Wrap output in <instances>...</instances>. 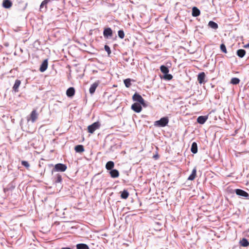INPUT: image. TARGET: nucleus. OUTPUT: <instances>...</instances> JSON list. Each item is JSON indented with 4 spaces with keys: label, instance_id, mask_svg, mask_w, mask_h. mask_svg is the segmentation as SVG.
Listing matches in <instances>:
<instances>
[{
    "label": "nucleus",
    "instance_id": "nucleus-1",
    "mask_svg": "<svg viewBox=\"0 0 249 249\" xmlns=\"http://www.w3.org/2000/svg\"><path fill=\"white\" fill-rule=\"evenodd\" d=\"M169 123V119L167 117L161 118L160 120L154 122V125L156 127H163L167 125Z\"/></svg>",
    "mask_w": 249,
    "mask_h": 249
},
{
    "label": "nucleus",
    "instance_id": "nucleus-2",
    "mask_svg": "<svg viewBox=\"0 0 249 249\" xmlns=\"http://www.w3.org/2000/svg\"><path fill=\"white\" fill-rule=\"evenodd\" d=\"M134 101L138 102L139 104L143 106V107H146V105L145 103L144 99L142 98V96L137 93H135L132 97Z\"/></svg>",
    "mask_w": 249,
    "mask_h": 249
},
{
    "label": "nucleus",
    "instance_id": "nucleus-3",
    "mask_svg": "<svg viewBox=\"0 0 249 249\" xmlns=\"http://www.w3.org/2000/svg\"><path fill=\"white\" fill-rule=\"evenodd\" d=\"M100 124L98 122H95L88 127V132L93 133L96 130L100 127Z\"/></svg>",
    "mask_w": 249,
    "mask_h": 249
},
{
    "label": "nucleus",
    "instance_id": "nucleus-4",
    "mask_svg": "<svg viewBox=\"0 0 249 249\" xmlns=\"http://www.w3.org/2000/svg\"><path fill=\"white\" fill-rule=\"evenodd\" d=\"M54 169L56 171L64 172L67 169V166L62 163H57L55 165Z\"/></svg>",
    "mask_w": 249,
    "mask_h": 249
},
{
    "label": "nucleus",
    "instance_id": "nucleus-5",
    "mask_svg": "<svg viewBox=\"0 0 249 249\" xmlns=\"http://www.w3.org/2000/svg\"><path fill=\"white\" fill-rule=\"evenodd\" d=\"M131 109L137 113H139L141 111L142 107L139 103H135L131 106Z\"/></svg>",
    "mask_w": 249,
    "mask_h": 249
},
{
    "label": "nucleus",
    "instance_id": "nucleus-6",
    "mask_svg": "<svg viewBox=\"0 0 249 249\" xmlns=\"http://www.w3.org/2000/svg\"><path fill=\"white\" fill-rule=\"evenodd\" d=\"M103 35L105 38H108L112 36V31L110 28H106L104 31Z\"/></svg>",
    "mask_w": 249,
    "mask_h": 249
},
{
    "label": "nucleus",
    "instance_id": "nucleus-7",
    "mask_svg": "<svg viewBox=\"0 0 249 249\" xmlns=\"http://www.w3.org/2000/svg\"><path fill=\"white\" fill-rule=\"evenodd\" d=\"M99 84V82L96 81V82H94V83H93L90 86V87L89 89V91L91 94H92L94 93V92L96 90V89L98 86Z\"/></svg>",
    "mask_w": 249,
    "mask_h": 249
},
{
    "label": "nucleus",
    "instance_id": "nucleus-8",
    "mask_svg": "<svg viewBox=\"0 0 249 249\" xmlns=\"http://www.w3.org/2000/svg\"><path fill=\"white\" fill-rule=\"evenodd\" d=\"M235 193L237 195L244 196L245 197H247L249 196V194L247 192L241 189H236Z\"/></svg>",
    "mask_w": 249,
    "mask_h": 249
},
{
    "label": "nucleus",
    "instance_id": "nucleus-9",
    "mask_svg": "<svg viewBox=\"0 0 249 249\" xmlns=\"http://www.w3.org/2000/svg\"><path fill=\"white\" fill-rule=\"evenodd\" d=\"M47 68H48V60L45 59L42 63V64L40 67L39 70L41 72H44L47 70Z\"/></svg>",
    "mask_w": 249,
    "mask_h": 249
},
{
    "label": "nucleus",
    "instance_id": "nucleus-10",
    "mask_svg": "<svg viewBox=\"0 0 249 249\" xmlns=\"http://www.w3.org/2000/svg\"><path fill=\"white\" fill-rule=\"evenodd\" d=\"M205 74L204 72H202L198 74L197 76V80L200 84H202L205 83Z\"/></svg>",
    "mask_w": 249,
    "mask_h": 249
},
{
    "label": "nucleus",
    "instance_id": "nucleus-11",
    "mask_svg": "<svg viewBox=\"0 0 249 249\" xmlns=\"http://www.w3.org/2000/svg\"><path fill=\"white\" fill-rule=\"evenodd\" d=\"M38 117V114L36 110H34L31 113V119L32 123H34Z\"/></svg>",
    "mask_w": 249,
    "mask_h": 249
},
{
    "label": "nucleus",
    "instance_id": "nucleus-12",
    "mask_svg": "<svg viewBox=\"0 0 249 249\" xmlns=\"http://www.w3.org/2000/svg\"><path fill=\"white\" fill-rule=\"evenodd\" d=\"M20 84H21V81L17 79L15 81V84L13 87V89L15 91V92H16L18 91V88H19Z\"/></svg>",
    "mask_w": 249,
    "mask_h": 249
},
{
    "label": "nucleus",
    "instance_id": "nucleus-13",
    "mask_svg": "<svg viewBox=\"0 0 249 249\" xmlns=\"http://www.w3.org/2000/svg\"><path fill=\"white\" fill-rule=\"evenodd\" d=\"M109 174L110 176L113 178H116L119 177V172L116 169H112L110 171Z\"/></svg>",
    "mask_w": 249,
    "mask_h": 249
},
{
    "label": "nucleus",
    "instance_id": "nucleus-14",
    "mask_svg": "<svg viewBox=\"0 0 249 249\" xmlns=\"http://www.w3.org/2000/svg\"><path fill=\"white\" fill-rule=\"evenodd\" d=\"M196 167H195L193 169L191 174L188 177V180H193L196 177Z\"/></svg>",
    "mask_w": 249,
    "mask_h": 249
},
{
    "label": "nucleus",
    "instance_id": "nucleus-15",
    "mask_svg": "<svg viewBox=\"0 0 249 249\" xmlns=\"http://www.w3.org/2000/svg\"><path fill=\"white\" fill-rule=\"evenodd\" d=\"M75 93L74 89L72 87L69 88L66 91V94L68 97H72Z\"/></svg>",
    "mask_w": 249,
    "mask_h": 249
},
{
    "label": "nucleus",
    "instance_id": "nucleus-16",
    "mask_svg": "<svg viewBox=\"0 0 249 249\" xmlns=\"http://www.w3.org/2000/svg\"><path fill=\"white\" fill-rule=\"evenodd\" d=\"M12 3L10 0H4L2 3V6L5 8H9L12 6Z\"/></svg>",
    "mask_w": 249,
    "mask_h": 249
},
{
    "label": "nucleus",
    "instance_id": "nucleus-17",
    "mask_svg": "<svg viewBox=\"0 0 249 249\" xmlns=\"http://www.w3.org/2000/svg\"><path fill=\"white\" fill-rule=\"evenodd\" d=\"M208 117L207 116H200L197 119V122L200 124H203L207 121Z\"/></svg>",
    "mask_w": 249,
    "mask_h": 249
},
{
    "label": "nucleus",
    "instance_id": "nucleus-18",
    "mask_svg": "<svg viewBox=\"0 0 249 249\" xmlns=\"http://www.w3.org/2000/svg\"><path fill=\"white\" fill-rule=\"evenodd\" d=\"M200 10L196 7H194L192 9V16L193 17H197L200 15Z\"/></svg>",
    "mask_w": 249,
    "mask_h": 249
},
{
    "label": "nucleus",
    "instance_id": "nucleus-19",
    "mask_svg": "<svg viewBox=\"0 0 249 249\" xmlns=\"http://www.w3.org/2000/svg\"><path fill=\"white\" fill-rule=\"evenodd\" d=\"M114 166V163L112 161H108L106 165V168L107 170H112Z\"/></svg>",
    "mask_w": 249,
    "mask_h": 249
},
{
    "label": "nucleus",
    "instance_id": "nucleus-20",
    "mask_svg": "<svg viewBox=\"0 0 249 249\" xmlns=\"http://www.w3.org/2000/svg\"><path fill=\"white\" fill-rule=\"evenodd\" d=\"M191 151L194 154H196L197 152V143L196 142H193L192 143L191 148Z\"/></svg>",
    "mask_w": 249,
    "mask_h": 249
},
{
    "label": "nucleus",
    "instance_id": "nucleus-21",
    "mask_svg": "<svg viewBox=\"0 0 249 249\" xmlns=\"http://www.w3.org/2000/svg\"><path fill=\"white\" fill-rule=\"evenodd\" d=\"M77 249H89V246L84 243L78 244L76 246Z\"/></svg>",
    "mask_w": 249,
    "mask_h": 249
},
{
    "label": "nucleus",
    "instance_id": "nucleus-22",
    "mask_svg": "<svg viewBox=\"0 0 249 249\" xmlns=\"http://www.w3.org/2000/svg\"><path fill=\"white\" fill-rule=\"evenodd\" d=\"M246 54V51L244 49H239L237 51V55L241 58L244 56Z\"/></svg>",
    "mask_w": 249,
    "mask_h": 249
},
{
    "label": "nucleus",
    "instance_id": "nucleus-23",
    "mask_svg": "<svg viewBox=\"0 0 249 249\" xmlns=\"http://www.w3.org/2000/svg\"><path fill=\"white\" fill-rule=\"evenodd\" d=\"M208 26L213 29H217L218 28V24L213 21L209 22Z\"/></svg>",
    "mask_w": 249,
    "mask_h": 249
},
{
    "label": "nucleus",
    "instance_id": "nucleus-24",
    "mask_svg": "<svg viewBox=\"0 0 249 249\" xmlns=\"http://www.w3.org/2000/svg\"><path fill=\"white\" fill-rule=\"evenodd\" d=\"M74 149L75 151L78 153H81L84 151V146L82 145H77Z\"/></svg>",
    "mask_w": 249,
    "mask_h": 249
},
{
    "label": "nucleus",
    "instance_id": "nucleus-25",
    "mask_svg": "<svg viewBox=\"0 0 249 249\" xmlns=\"http://www.w3.org/2000/svg\"><path fill=\"white\" fill-rule=\"evenodd\" d=\"M240 243L243 247H246L249 246V243L247 239L246 238H243L240 241Z\"/></svg>",
    "mask_w": 249,
    "mask_h": 249
},
{
    "label": "nucleus",
    "instance_id": "nucleus-26",
    "mask_svg": "<svg viewBox=\"0 0 249 249\" xmlns=\"http://www.w3.org/2000/svg\"><path fill=\"white\" fill-rule=\"evenodd\" d=\"M160 70L164 74H167V73L169 72V69L165 66L161 65L160 67Z\"/></svg>",
    "mask_w": 249,
    "mask_h": 249
},
{
    "label": "nucleus",
    "instance_id": "nucleus-27",
    "mask_svg": "<svg viewBox=\"0 0 249 249\" xmlns=\"http://www.w3.org/2000/svg\"><path fill=\"white\" fill-rule=\"evenodd\" d=\"M129 196V193L127 190H124L121 193V196L123 199H126Z\"/></svg>",
    "mask_w": 249,
    "mask_h": 249
},
{
    "label": "nucleus",
    "instance_id": "nucleus-28",
    "mask_svg": "<svg viewBox=\"0 0 249 249\" xmlns=\"http://www.w3.org/2000/svg\"><path fill=\"white\" fill-rule=\"evenodd\" d=\"M53 181L55 183H61L62 181V177L60 174H57L56 177L55 178L54 180Z\"/></svg>",
    "mask_w": 249,
    "mask_h": 249
},
{
    "label": "nucleus",
    "instance_id": "nucleus-29",
    "mask_svg": "<svg viewBox=\"0 0 249 249\" xmlns=\"http://www.w3.org/2000/svg\"><path fill=\"white\" fill-rule=\"evenodd\" d=\"M240 82V79L236 77L231 78V83L233 85H237Z\"/></svg>",
    "mask_w": 249,
    "mask_h": 249
},
{
    "label": "nucleus",
    "instance_id": "nucleus-30",
    "mask_svg": "<svg viewBox=\"0 0 249 249\" xmlns=\"http://www.w3.org/2000/svg\"><path fill=\"white\" fill-rule=\"evenodd\" d=\"M124 84L126 87L129 88L131 86V80L130 79H126L124 80Z\"/></svg>",
    "mask_w": 249,
    "mask_h": 249
},
{
    "label": "nucleus",
    "instance_id": "nucleus-31",
    "mask_svg": "<svg viewBox=\"0 0 249 249\" xmlns=\"http://www.w3.org/2000/svg\"><path fill=\"white\" fill-rule=\"evenodd\" d=\"M172 78H173V76L170 74H168V73H167V74H165L163 76L164 79H165L166 80H170L172 79Z\"/></svg>",
    "mask_w": 249,
    "mask_h": 249
},
{
    "label": "nucleus",
    "instance_id": "nucleus-32",
    "mask_svg": "<svg viewBox=\"0 0 249 249\" xmlns=\"http://www.w3.org/2000/svg\"><path fill=\"white\" fill-rule=\"evenodd\" d=\"M118 36L120 38L123 39L124 38V33L123 30H119L118 32Z\"/></svg>",
    "mask_w": 249,
    "mask_h": 249
},
{
    "label": "nucleus",
    "instance_id": "nucleus-33",
    "mask_svg": "<svg viewBox=\"0 0 249 249\" xmlns=\"http://www.w3.org/2000/svg\"><path fill=\"white\" fill-rule=\"evenodd\" d=\"M220 49L222 52L224 53H227L226 47L224 44H222L220 45Z\"/></svg>",
    "mask_w": 249,
    "mask_h": 249
},
{
    "label": "nucleus",
    "instance_id": "nucleus-34",
    "mask_svg": "<svg viewBox=\"0 0 249 249\" xmlns=\"http://www.w3.org/2000/svg\"><path fill=\"white\" fill-rule=\"evenodd\" d=\"M105 51L109 55L111 53V50L110 47L106 45L104 47Z\"/></svg>",
    "mask_w": 249,
    "mask_h": 249
},
{
    "label": "nucleus",
    "instance_id": "nucleus-35",
    "mask_svg": "<svg viewBox=\"0 0 249 249\" xmlns=\"http://www.w3.org/2000/svg\"><path fill=\"white\" fill-rule=\"evenodd\" d=\"M21 164L26 168H29L30 166L29 163L27 161H24V160L22 161Z\"/></svg>",
    "mask_w": 249,
    "mask_h": 249
},
{
    "label": "nucleus",
    "instance_id": "nucleus-36",
    "mask_svg": "<svg viewBox=\"0 0 249 249\" xmlns=\"http://www.w3.org/2000/svg\"><path fill=\"white\" fill-rule=\"evenodd\" d=\"M245 48L249 47V43L244 46Z\"/></svg>",
    "mask_w": 249,
    "mask_h": 249
},
{
    "label": "nucleus",
    "instance_id": "nucleus-37",
    "mask_svg": "<svg viewBox=\"0 0 249 249\" xmlns=\"http://www.w3.org/2000/svg\"><path fill=\"white\" fill-rule=\"evenodd\" d=\"M61 249H71L69 247H63V248H62Z\"/></svg>",
    "mask_w": 249,
    "mask_h": 249
}]
</instances>
